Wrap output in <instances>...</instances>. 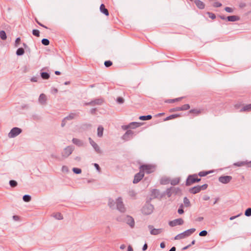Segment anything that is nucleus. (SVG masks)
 <instances>
[{
  "mask_svg": "<svg viewBox=\"0 0 251 251\" xmlns=\"http://www.w3.org/2000/svg\"><path fill=\"white\" fill-rule=\"evenodd\" d=\"M196 231V228H192L186 230L184 232L177 234L175 237V240H180L184 239L186 237L190 236Z\"/></svg>",
  "mask_w": 251,
  "mask_h": 251,
  "instance_id": "nucleus-1",
  "label": "nucleus"
},
{
  "mask_svg": "<svg viewBox=\"0 0 251 251\" xmlns=\"http://www.w3.org/2000/svg\"><path fill=\"white\" fill-rule=\"evenodd\" d=\"M201 180L200 178H198L197 174L190 175L186 179V185L187 186H190L195 183L199 182Z\"/></svg>",
  "mask_w": 251,
  "mask_h": 251,
  "instance_id": "nucleus-2",
  "label": "nucleus"
},
{
  "mask_svg": "<svg viewBox=\"0 0 251 251\" xmlns=\"http://www.w3.org/2000/svg\"><path fill=\"white\" fill-rule=\"evenodd\" d=\"M139 169L144 174L145 172L147 174H151L154 171L155 166L151 164H143L140 166Z\"/></svg>",
  "mask_w": 251,
  "mask_h": 251,
  "instance_id": "nucleus-3",
  "label": "nucleus"
},
{
  "mask_svg": "<svg viewBox=\"0 0 251 251\" xmlns=\"http://www.w3.org/2000/svg\"><path fill=\"white\" fill-rule=\"evenodd\" d=\"M154 206L149 202H146L142 208V212L144 215H150L153 212Z\"/></svg>",
  "mask_w": 251,
  "mask_h": 251,
  "instance_id": "nucleus-4",
  "label": "nucleus"
},
{
  "mask_svg": "<svg viewBox=\"0 0 251 251\" xmlns=\"http://www.w3.org/2000/svg\"><path fill=\"white\" fill-rule=\"evenodd\" d=\"M119 221H124L131 228H133L135 226V222L134 219L130 216L126 215L123 216L122 219H118Z\"/></svg>",
  "mask_w": 251,
  "mask_h": 251,
  "instance_id": "nucleus-5",
  "label": "nucleus"
},
{
  "mask_svg": "<svg viewBox=\"0 0 251 251\" xmlns=\"http://www.w3.org/2000/svg\"><path fill=\"white\" fill-rule=\"evenodd\" d=\"M207 187L208 185L207 184H204L201 186L197 185L189 189V192L191 194H196L199 193L201 190H206Z\"/></svg>",
  "mask_w": 251,
  "mask_h": 251,
  "instance_id": "nucleus-6",
  "label": "nucleus"
},
{
  "mask_svg": "<svg viewBox=\"0 0 251 251\" xmlns=\"http://www.w3.org/2000/svg\"><path fill=\"white\" fill-rule=\"evenodd\" d=\"M116 208L120 212L124 213L126 211V208L123 202V199L121 197H119L116 199Z\"/></svg>",
  "mask_w": 251,
  "mask_h": 251,
  "instance_id": "nucleus-7",
  "label": "nucleus"
},
{
  "mask_svg": "<svg viewBox=\"0 0 251 251\" xmlns=\"http://www.w3.org/2000/svg\"><path fill=\"white\" fill-rule=\"evenodd\" d=\"M22 129L20 128L15 127L12 128L8 133V137L10 138H14L21 133Z\"/></svg>",
  "mask_w": 251,
  "mask_h": 251,
  "instance_id": "nucleus-8",
  "label": "nucleus"
},
{
  "mask_svg": "<svg viewBox=\"0 0 251 251\" xmlns=\"http://www.w3.org/2000/svg\"><path fill=\"white\" fill-rule=\"evenodd\" d=\"M180 191V190L179 188L171 187L170 188L167 189V190L164 192L165 196L167 195L168 197L170 198L173 194H176Z\"/></svg>",
  "mask_w": 251,
  "mask_h": 251,
  "instance_id": "nucleus-9",
  "label": "nucleus"
},
{
  "mask_svg": "<svg viewBox=\"0 0 251 251\" xmlns=\"http://www.w3.org/2000/svg\"><path fill=\"white\" fill-rule=\"evenodd\" d=\"M74 150V147L73 146H69L67 147L64 149L62 152V157L64 158L68 157L70 154H72Z\"/></svg>",
  "mask_w": 251,
  "mask_h": 251,
  "instance_id": "nucleus-10",
  "label": "nucleus"
},
{
  "mask_svg": "<svg viewBox=\"0 0 251 251\" xmlns=\"http://www.w3.org/2000/svg\"><path fill=\"white\" fill-rule=\"evenodd\" d=\"M148 227L150 230V234L152 235H157L164 230L163 228H155L152 225H149Z\"/></svg>",
  "mask_w": 251,
  "mask_h": 251,
  "instance_id": "nucleus-11",
  "label": "nucleus"
},
{
  "mask_svg": "<svg viewBox=\"0 0 251 251\" xmlns=\"http://www.w3.org/2000/svg\"><path fill=\"white\" fill-rule=\"evenodd\" d=\"M151 196L153 199L157 198V199H161L164 196H165V192H164L162 193H161L160 192L159 190H158L157 189H153L151 191Z\"/></svg>",
  "mask_w": 251,
  "mask_h": 251,
  "instance_id": "nucleus-12",
  "label": "nucleus"
},
{
  "mask_svg": "<svg viewBox=\"0 0 251 251\" xmlns=\"http://www.w3.org/2000/svg\"><path fill=\"white\" fill-rule=\"evenodd\" d=\"M134 132L131 130H127L123 135L122 139L125 141H128L132 139L134 136Z\"/></svg>",
  "mask_w": 251,
  "mask_h": 251,
  "instance_id": "nucleus-13",
  "label": "nucleus"
},
{
  "mask_svg": "<svg viewBox=\"0 0 251 251\" xmlns=\"http://www.w3.org/2000/svg\"><path fill=\"white\" fill-rule=\"evenodd\" d=\"M184 223V221L181 218H178L169 222V225L170 226L174 227L177 225H182Z\"/></svg>",
  "mask_w": 251,
  "mask_h": 251,
  "instance_id": "nucleus-14",
  "label": "nucleus"
},
{
  "mask_svg": "<svg viewBox=\"0 0 251 251\" xmlns=\"http://www.w3.org/2000/svg\"><path fill=\"white\" fill-rule=\"evenodd\" d=\"M232 178L231 176H223L219 177V181L223 184H227L231 180Z\"/></svg>",
  "mask_w": 251,
  "mask_h": 251,
  "instance_id": "nucleus-15",
  "label": "nucleus"
},
{
  "mask_svg": "<svg viewBox=\"0 0 251 251\" xmlns=\"http://www.w3.org/2000/svg\"><path fill=\"white\" fill-rule=\"evenodd\" d=\"M144 174L140 170V172L136 174L135 176L134 179L133 180V183L134 184L138 183L144 177Z\"/></svg>",
  "mask_w": 251,
  "mask_h": 251,
  "instance_id": "nucleus-16",
  "label": "nucleus"
},
{
  "mask_svg": "<svg viewBox=\"0 0 251 251\" xmlns=\"http://www.w3.org/2000/svg\"><path fill=\"white\" fill-rule=\"evenodd\" d=\"M89 141V143L91 144V145L93 147L95 151L98 153H101V151L100 150V148L99 146L97 145V143H96L91 138L89 137L88 139Z\"/></svg>",
  "mask_w": 251,
  "mask_h": 251,
  "instance_id": "nucleus-17",
  "label": "nucleus"
},
{
  "mask_svg": "<svg viewBox=\"0 0 251 251\" xmlns=\"http://www.w3.org/2000/svg\"><path fill=\"white\" fill-rule=\"evenodd\" d=\"M103 102V100L102 99H97L94 100H92L91 101L86 103V105H101Z\"/></svg>",
  "mask_w": 251,
  "mask_h": 251,
  "instance_id": "nucleus-18",
  "label": "nucleus"
},
{
  "mask_svg": "<svg viewBox=\"0 0 251 251\" xmlns=\"http://www.w3.org/2000/svg\"><path fill=\"white\" fill-rule=\"evenodd\" d=\"M47 99L46 95L44 94H40L38 99V101L40 104L45 105L47 103Z\"/></svg>",
  "mask_w": 251,
  "mask_h": 251,
  "instance_id": "nucleus-19",
  "label": "nucleus"
},
{
  "mask_svg": "<svg viewBox=\"0 0 251 251\" xmlns=\"http://www.w3.org/2000/svg\"><path fill=\"white\" fill-rule=\"evenodd\" d=\"M194 2L197 7L200 9H203L205 7L204 3L200 0H195Z\"/></svg>",
  "mask_w": 251,
  "mask_h": 251,
  "instance_id": "nucleus-20",
  "label": "nucleus"
},
{
  "mask_svg": "<svg viewBox=\"0 0 251 251\" xmlns=\"http://www.w3.org/2000/svg\"><path fill=\"white\" fill-rule=\"evenodd\" d=\"M240 20V17L236 15L229 16L226 17V20L229 22H236Z\"/></svg>",
  "mask_w": 251,
  "mask_h": 251,
  "instance_id": "nucleus-21",
  "label": "nucleus"
},
{
  "mask_svg": "<svg viewBox=\"0 0 251 251\" xmlns=\"http://www.w3.org/2000/svg\"><path fill=\"white\" fill-rule=\"evenodd\" d=\"M248 163H249V161H238L237 162L234 163L233 164V165L237 166V167L246 166L247 167H248V164H249Z\"/></svg>",
  "mask_w": 251,
  "mask_h": 251,
  "instance_id": "nucleus-22",
  "label": "nucleus"
},
{
  "mask_svg": "<svg viewBox=\"0 0 251 251\" xmlns=\"http://www.w3.org/2000/svg\"><path fill=\"white\" fill-rule=\"evenodd\" d=\"M72 142L75 144V145L78 146V147H82L83 145V142L82 141L80 140V139L74 138L72 139Z\"/></svg>",
  "mask_w": 251,
  "mask_h": 251,
  "instance_id": "nucleus-23",
  "label": "nucleus"
},
{
  "mask_svg": "<svg viewBox=\"0 0 251 251\" xmlns=\"http://www.w3.org/2000/svg\"><path fill=\"white\" fill-rule=\"evenodd\" d=\"M100 11L104 14L106 16L109 15V12L108 10L105 8L104 4H101L100 7Z\"/></svg>",
  "mask_w": 251,
  "mask_h": 251,
  "instance_id": "nucleus-24",
  "label": "nucleus"
},
{
  "mask_svg": "<svg viewBox=\"0 0 251 251\" xmlns=\"http://www.w3.org/2000/svg\"><path fill=\"white\" fill-rule=\"evenodd\" d=\"M141 125V123L137 122H132L130 123L128 126H127V128H135L137 127H139Z\"/></svg>",
  "mask_w": 251,
  "mask_h": 251,
  "instance_id": "nucleus-25",
  "label": "nucleus"
},
{
  "mask_svg": "<svg viewBox=\"0 0 251 251\" xmlns=\"http://www.w3.org/2000/svg\"><path fill=\"white\" fill-rule=\"evenodd\" d=\"M180 116H181V115L179 114H173V115H170V116L167 117L165 119H164V121H168L170 120H172V119H174L179 117Z\"/></svg>",
  "mask_w": 251,
  "mask_h": 251,
  "instance_id": "nucleus-26",
  "label": "nucleus"
},
{
  "mask_svg": "<svg viewBox=\"0 0 251 251\" xmlns=\"http://www.w3.org/2000/svg\"><path fill=\"white\" fill-rule=\"evenodd\" d=\"M104 128L101 126H98L97 129V135L99 137H101L103 136V132Z\"/></svg>",
  "mask_w": 251,
  "mask_h": 251,
  "instance_id": "nucleus-27",
  "label": "nucleus"
},
{
  "mask_svg": "<svg viewBox=\"0 0 251 251\" xmlns=\"http://www.w3.org/2000/svg\"><path fill=\"white\" fill-rule=\"evenodd\" d=\"M251 111V103L244 106L240 110V112Z\"/></svg>",
  "mask_w": 251,
  "mask_h": 251,
  "instance_id": "nucleus-28",
  "label": "nucleus"
},
{
  "mask_svg": "<svg viewBox=\"0 0 251 251\" xmlns=\"http://www.w3.org/2000/svg\"><path fill=\"white\" fill-rule=\"evenodd\" d=\"M202 111H203V109H191L189 111V113L194 114L196 115H199L202 112Z\"/></svg>",
  "mask_w": 251,
  "mask_h": 251,
  "instance_id": "nucleus-29",
  "label": "nucleus"
},
{
  "mask_svg": "<svg viewBox=\"0 0 251 251\" xmlns=\"http://www.w3.org/2000/svg\"><path fill=\"white\" fill-rule=\"evenodd\" d=\"M152 118V116L151 115L146 116H140L139 119L142 121L150 120Z\"/></svg>",
  "mask_w": 251,
  "mask_h": 251,
  "instance_id": "nucleus-30",
  "label": "nucleus"
},
{
  "mask_svg": "<svg viewBox=\"0 0 251 251\" xmlns=\"http://www.w3.org/2000/svg\"><path fill=\"white\" fill-rule=\"evenodd\" d=\"M116 202L114 201V200L111 198L108 200V206L112 209L115 208V204Z\"/></svg>",
  "mask_w": 251,
  "mask_h": 251,
  "instance_id": "nucleus-31",
  "label": "nucleus"
},
{
  "mask_svg": "<svg viewBox=\"0 0 251 251\" xmlns=\"http://www.w3.org/2000/svg\"><path fill=\"white\" fill-rule=\"evenodd\" d=\"M41 76L43 79H48L50 77V74L47 72H41Z\"/></svg>",
  "mask_w": 251,
  "mask_h": 251,
  "instance_id": "nucleus-32",
  "label": "nucleus"
},
{
  "mask_svg": "<svg viewBox=\"0 0 251 251\" xmlns=\"http://www.w3.org/2000/svg\"><path fill=\"white\" fill-rule=\"evenodd\" d=\"M25 53V50L23 48H19L16 50V54L18 56L23 55Z\"/></svg>",
  "mask_w": 251,
  "mask_h": 251,
  "instance_id": "nucleus-33",
  "label": "nucleus"
},
{
  "mask_svg": "<svg viewBox=\"0 0 251 251\" xmlns=\"http://www.w3.org/2000/svg\"><path fill=\"white\" fill-rule=\"evenodd\" d=\"M180 179L179 178H175L171 180L170 183L172 185H176L179 183Z\"/></svg>",
  "mask_w": 251,
  "mask_h": 251,
  "instance_id": "nucleus-34",
  "label": "nucleus"
},
{
  "mask_svg": "<svg viewBox=\"0 0 251 251\" xmlns=\"http://www.w3.org/2000/svg\"><path fill=\"white\" fill-rule=\"evenodd\" d=\"M76 116V114L75 113H70L68 116L65 117L64 118L66 120V121L67 120H73L75 118V117Z\"/></svg>",
  "mask_w": 251,
  "mask_h": 251,
  "instance_id": "nucleus-35",
  "label": "nucleus"
},
{
  "mask_svg": "<svg viewBox=\"0 0 251 251\" xmlns=\"http://www.w3.org/2000/svg\"><path fill=\"white\" fill-rule=\"evenodd\" d=\"M211 173L210 171H201L199 173L198 176L201 177H203L207 176Z\"/></svg>",
  "mask_w": 251,
  "mask_h": 251,
  "instance_id": "nucleus-36",
  "label": "nucleus"
},
{
  "mask_svg": "<svg viewBox=\"0 0 251 251\" xmlns=\"http://www.w3.org/2000/svg\"><path fill=\"white\" fill-rule=\"evenodd\" d=\"M23 200L25 202H29L31 200V197L29 195H25L23 197Z\"/></svg>",
  "mask_w": 251,
  "mask_h": 251,
  "instance_id": "nucleus-37",
  "label": "nucleus"
},
{
  "mask_svg": "<svg viewBox=\"0 0 251 251\" xmlns=\"http://www.w3.org/2000/svg\"><path fill=\"white\" fill-rule=\"evenodd\" d=\"M0 38L3 40L6 39V34L4 30H1L0 31Z\"/></svg>",
  "mask_w": 251,
  "mask_h": 251,
  "instance_id": "nucleus-38",
  "label": "nucleus"
},
{
  "mask_svg": "<svg viewBox=\"0 0 251 251\" xmlns=\"http://www.w3.org/2000/svg\"><path fill=\"white\" fill-rule=\"evenodd\" d=\"M183 202L186 207H189L191 205L190 201L187 197L184 198Z\"/></svg>",
  "mask_w": 251,
  "mask_h": 251,
  "instance_id": "nucleus-39",
  "label": "nucleus"
},
{
  "mask_svg": "<svg viewBox=\"0 0 251 251\" xmlns=\"http://www.w3.org/2000/svg\"><path fill=\"white\" fill-rule=\"evenodd\" d=\"M182 99V98L181 97V98H176V99H169L167 100H166V102H168V103H173V102H175L176 101H178Z\"/></svg>",
  "mask_w": 251,
  "mask_h": 251,
  "instance_id": "nucleus-40",
  "label": "nucleus"
},
{
  "mask_svg": "<svg viewBox=\"0 0 251 251\" xmlns=\"http://www.w3.org/2000/svg\"><path fill=\"white\" fill-rule=\"evenodd\" d=\"M9 185L11 187H15L17 186L18 183L16 180H10L9 181Z\"/></svg>",
  "mask_w": 251,
  "mask_h": 251,
  "instance_id": "nucleus-41",
  "label": "nucleus"
},
{
  "mask_svg": "<svg viewBox=\"0 0 251 251\" xmlns=\"http://www.w3.org/2000/svg\"><path fill=\"white\" fill-rule=\"evenodd\" d=\"M53 217L57 220H62L63 219V217L62 215L60 213H57L55 214Z\"/></svg>",
  "mask_w": 251,
  "mask_h": 251,
  "instance_id": "nucleus-42",
  "label": "nucleus"
},
{
  "mask_svg": "<svg viewBox=\"0 0 251 251\" xmlns=\"http://www.w3.org/2000/svg\"><path fill=\"white\" fill-rule=\"evenodd\" d=\"M190 108V105L188 104H185L180 106L181 110L184 111L189 109Z\"/></svg>",
  "mask_w": 251,
  "mask_h": 251,
  "instance_id": "nucleus-43",
  "label": "nucleus"
},
{
  "mask_svg": "<svg viewBox=\"0 0 251 251\" xmlns=\"http://www.w3.org/2000/svg\"><path fill=\"white\" fill-rule=\"evenodd\" d=\"M41 43L44 46H48L50 44V41L48 39L44 38L42 40Z\"/></svg>",
  "mask_w": 251,
  "mask_h": 251,
  "instance_id": "nucleus-44",
  "label": "nucleus"
},
{
  "mask_svg": "<svg viewBox=\"0 0 251 251\" xmlns=\"http://www.w3.org/2000/svg\"><path fill=\"white\" fill-rule=\"evenodd\" d=\"M245 215L247 217H250L251 216V208H248L246 210Z\"/></svg>",
  "mask_w": 251,
  "mask_h": 251,
  "instance_id": "nucleus-45",
  "label": "nucleus"
},
{
  "mask_svg": "<svg viewBox=\"0 0 251 251\" xmlns=\"http://www.w3.org/2000/svg\"><path fill=\"white\" fill-rule=\"evenodd\" d=\"M32 34L36 37L40 36V31L38 29H33L32 30Z\"/></svg>",
  "mask_w": 251,
  "mask_h": 251,
  "instance_id": "nucleus-46",
  "label": "nucleus"
},
{
  "mask_svg": "<svg viewBox=\"0 0 251 251\" xmlns=\"http://www.w3.org/2000/svg\"><path fill=\"white\" fill-rule=\"evenodd\" d=\"M73 171L75 174H79L81 173V170L78 168H74L73 169Z\"/></svg>",
  "mask_w": 251,
  "mask_h": 251,
  "instance_id": "nucleus-47",
  "label": "nucleus"
},
{
  "mask_svg": "<svg viewBox=\"0 0 251 251\" xmlns=\"http://www.w3.org/2000/svg\"><path fill=\"white\" fill-rule=\"evenodd\" d=\"M206 14L208 15L209 17L212 20H214L216 18V15H215V14L212 12H207Z\"/></svg>",
  "mask_w": 251,
  "mask_h": 251,
  "instance_id": "nucleus-48",
  "label": "nucleus"
},
{
  "mask_svg": "<svg viewBox=\"0 0 251 251\" xmlns=\"http://www.w3.org/2000/svg\"><path fill=\"white\" fill-rule=\"evenodd\" d=\"M179 111H181V108H180V107H176L173 108H171V109H170L169 110V112H173Z\"/></svg>",
  "mask_w": 251,
  "mask_h": 251,
  "instance_id": "nucleus-49",
  "label": "nucleus"
},
{
  "mask_svg": "<svg viewBox=\"0 0 251 251\" xmlns=\"http://www.w3.org/2000/svg\"><path fill=\"white\" fill-rule=\"evenodd\" d=\"M112 62L110 60H107L104 62V65L106 67H109L112 66Z\"/></svg>",
  "mask_w": 251,
  "mask_h": 251,
  "instance_id": "nucleus-50",
  "label": "nucleus"
},
{
  "mask_svg": "<svg viewBox=\"0 0 251 251\" xmlns=\"http://www.w3.org/2000/svg\"><path fill=\"white\" fill-rule=\"evenodd\" d=\"M183 204H181V205L179 206L178 209V213L179 214H182L184 213V210H183Z\"/></svg>",
  "mask_w": 251,
  "mask_h": 251,
  "instance_id": "nucleus-51",
  "label": "nucleus"
},
{
  "mask_svg": "<svg viewBox=\"0 0 251 251\" xmlns=\"http://www.w3.org/2000/svg\"><path fill=\"white\" fill-rule=\"evenodd\" d=\"M207 233H208L206 230H203L199 233V235L200 236H205L207 235Z\"/></svg>",
  "mask_w": 251,
  "mask_h": 251,
  "instance_id": "nucleus-52",
  "label": "nucleus"
},
{
  "mask_svg": "<svg viewBox=\"0 0 251 251\" xmlns=\"http://www.w3.org/2000/svg\"><path fill=\"white\" fill-rule=\"evenodd\" d=\"M117 102L119 104H122L124 102V99L122 97H118L117 99Z\"/></svg>",
  "mask_w": 251,
  "mask_h": 251,
  "instance_id": "nucleus-53",
  "label": "nucleus"
},
{
  "mask_svg": "<svg viewBox=\"0 0 251 251\" xmlns=\"http://www.w3.org/2000/svg\"><path fill=\"white\" fill-rule=\"evenodd\" d=\"M225 10L226 12L228 13H233V9L229 7H226L225 8Z\"/></svg>",
  "mask_w": 251,
  "mask_h": 251,
  "instance_id": "nucleus-54",
  "label": "nucleus"
},
{
  "mask_svg": "<svg viewBox=\"0 0 251 251\" xmlns=\"http://www.w3.org/2000/svg\"><path fill=\"white\" fill-rule=\"evenodd\" d=\"M169 180L168 178L162 179L161 183V184H166L169 183Z\"/></svg>",
  "mask_w": 251,
  "mask_h": 251,
  "instance_id": "nucleus-55",
  "label": "nucleus"
},
{
  "mask_svg": "<svg viewBox=\"0 0 251 251\" xmlns=\"http://www.w3.org/2000/svg\"><path fill=\"white\" fill-rule=\"evenodd\" d=\"M21 41V39L20 37H18L17 38L16 40H15V46L16 47H18L19 44H20V42Z\"/></svg>",
  "mask_w": 251,
  "mask_h": 251,
  "instance_id": "nucleus-56",
  "label": "nucleus"
},
{
  "mask_svg": "<svg viewBox=\"0 0 251 251\" xmlns=\"http://www.w3.org/2000/svg\"><path fill=\"white\" fill-rule=\"evenodd\" d=\"M222 6V3L219 2H215L213 3V6L215 7H219Z\"/></svg>",
  "mask_w": 251,
  "mask_h": 251,
  "instance_id": "nucleus-57",
  "label": "nucleus"
},
{
  "mask_svg": "<svg viewBox=\"0 0 251 251\" xmlns=\"http://www.w3.org/2000/svg\"><path fill=\"white\" fill-rule=\"evenodd\" d=\"M94 166L95 167V168L97 169V170L99 172H100V168L98 164L97 163H94Z\"/></svg>",
  "mask_w": 251,
  "mask_h": 251,
  "instance_id": "nucleus-58",
  "label": "nucleus"
},
{
  "mask_svg": "<svg viewBox=\"0 0 251 251\" xmlns=\"http://www.w3.org/2000/svg\"><path fill=\"white\" fill-rule=\"evenodd\" d=\"M38 79H39V77L33 76V77L31 78L30 80L32 82H37Z\"/></svg>",
  "mask_w": 251,
  "mask_h": 251,
  "instance_id": "nucleus-59",
  "label": "nucleus"
},
{
  "mask_svg": "<svg viewBox=\"0 0 251 251\" xmlns=\"http://www.w3.org/2000/svg\"><path fill=\"white\" fill-rule=\"evenodd\" d=\"M246 6V4L245 2H240L239 4V6L240 8H242L245 7Z\"/></svg>",
  "mask_w": 251,
  "mask_h": 251,
  "instance_id": "nucleus-60",
  "label": "nucleus"
},
{
  "mask_svg": "<svg viewBox=\"0 0 251 251\" xmlns=\"http://www.w3.org/2000/svg\"><path fill=\"white\" fill-rule=\"evenodd\" d=\"M66 120L64 118L62 121V122H61V126L62 127H64L66 124Z\"/></svg>",
  "mask_w": 251,
  "mask_h": 251,
  "instance_id": "nucleus-61",
  "label": "nucleus"
},
{
  "mask_svg": "<svg viewBox=\"0 0 251 251\" xmlns=\"http://www.w3.org/2000/svg\"><path fill=\"white\" fill-rule=\"evenodd\" d=\"M62 171L63 172H68V168L67 166H63L62 168Z\"/></svg>",
  "mask_w": 251,
  "mask_h": 251,
  "instance_id": "nucleus-62",
  "label": "nucleus"
},
{
  "mask_svg": "<svg viewBox=\"0 0 251 251\" xmlns=\"http://www.w3.org/2000/svg\"><path fill=\"white\" fill-rule=\"evenodd\" d=\"M147 248H148V245H147V243H145V244L144 245V246H143V248H142V250H143V251H145L146 250H147Z\"/></svg>",
  "mask_w": 251,
  "mask_h": 251,
  "instance_id": "nucleus-63",
  "label": "nucleus"
},
{
  "mask_svg": "<svg viewBox=\"0 0 251 251\" xmlns=\"http://www.w3.org/2000/svg\"><path fill=\"white\" fill-rule=\"evenodd\" d=\"M203 220V218L202 217H199L197 218L196 219V221H198V222H201V221H202Z\"/></svg>",
  "mask_w": 251,
  "mask_h": 251,
  "instance_id": "nucleus-64",
  "label": "nucleus"
}]
</instances>
